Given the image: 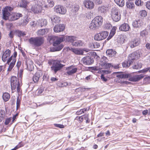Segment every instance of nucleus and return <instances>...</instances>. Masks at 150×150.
Returning <instances> with one entry per match:
<instances>
[{
	"label": "nucleus",
	"instance_id": "nucleus-1",
	"mask_svg": "<svg viewBox=\"0 0 150 150\" xmlns=\"http://www.w3.org/2000/svg\"><path fill=\"white\" fill-rule=\"evenodd\" d=\"M116 74H120L116 75V77L121 79H125L129 78V81L132 82H137L140 80L144 77V76L142 74L134 75L130 77V75L129 74H124L122 72H117L115 73Z\"/></svg>",
	"mask_w": 150,
	"mask_h": 150
},
{
	"label": "nucleus",
	"instance_id": "nucleus-2",
	"mask_svg": "<svg viewBox=\"0 0 150 150\" xmlns=\"http://www.w3.org/2000/svg\"><path fill=\"white\" fill-rule=\"evenodd\" d=\"M48 63L50 65H52L51 67V70L54 74L60 70L64 66L61 64L60 61L58 60H50Z\"/></svg>",
	"mask_w": 150,
	"mask_h": 150
},
{
	"label": "nucleus",
	"instance_id": "nucleus-3",
	"mask_svg": "<svg viewBox=\"0 0 150 150\" xmlns=\"http://www.w3.org/2000/svg\"><path fill=\"white\" fill-rule=\"evenodd\" d=\"M137 57V53L136 52L130 54L129 55L127 61H125L122 63L123 67L125 68L129 67Z\"/></svg>",
	"mask_w": 150,
	"mask_h": 150
},
{
	"label": "nucleus",
	"instance_id": "nucleus-4",
	"mask_svg": "<svg viewBox=\"0 0 150 150\" xmlns=\"http://www.w3.org/2000/svg\"><path fill=\"white\" fill-rule=\"evenodd\" d=\"M13 10L12 7L9 6H6L4 8L1 10V7H0V15L2 14L3 19L6 20H8L11 15L10 12Z\"/></svg>",
	"mask_w": 150,
	"mask_h": 150
},
{
	"label": "nucleus",
	"instance_id": "nucleus-5",
	"mask_svg": "<svg viewBox=\"0 0 150 150\" xmlns=\"http://www.w3.org/2000/svg\"><path fill=\"white\" fill-rule=\"evenodd\" d=\"M29 42L30 44L38 47L43 43L44 40L43 38L41 37H31L29 40Z\"/></svg>",
	"mask_w": 150,
	"mask_h": 150
},
{
	"label": "nucleus",
	"instance_id": "nucleus-6",
	"mask_svg": "<svg viewBox=\"0 0 150 150\" xmlns=\"http://www.w3.org/2000/svg\"><path fill=\"white\" fill-rule=\"evenodd\" d=\"M111 13L112 18L114 21L118 22L120 20L121 14L117 9L116 8L112 9Z\"/></svg>",
	"mask_w": 150,
	"mask_h": 150
},
{
	"label": "nucleus",
	"instance_id": "nucleus-7",
	"mask_svg": "<svg viewBox=\"0 0 150 150\" xmlns=\"http://www.w3.org/2000/svg\"><path fill=\"white\" fill-rule=\"evenodd\" d=\"M108 32L107 31H103L97 34L95 36L94 39L95 40L100 41L105 39L108 35Z\"/></svg>",
	"mask_w": 150,
	"mask_h": 150
},
{
	"label": "nucleus",
	"instance_id": "nucleus-8",
	"mask_svg": "<svg viewBox=\"0 0 150 150\" xmlns=\"http://www.w3.org/2000/svg\"><path fill=\"white\" fill-rule=\"evenodd\" d=\"M18 84H20L19 80L16 76H12L11 79V89L12 91L15 90L16 86Z\"/></svg>",
	"mask_w": 150,
	"mask_h": 150
},
{
	"label": "nucleus",
	"instance_id": "nucleus-9",
	"mask_svg": "<svg viewBox=\"0 0 150 150\" xmlns=\"http://www.w3.org/2000/svg\"><path fill=\"white\" fill-rule=\"evenodd\" d=\"M54 11L61 14H64L66 12V9L64 6L61 5L56 6L54 8Z\"/></svg>",
	"mask_w": 150,
	"mask_h": 150
},
{
	"label": "nucleus",
	"instance_id": "nucleus-10",
	"mask_svg": "<svg viewBox=\"0 0 150 150\" xmlns=\"http://www.w3.org/2000/svg\"><path fill=\"white\" fill-rule=\"evenodd\" d=\"M74 67L73 65H72L66 68V70L67 71L66 73L69 76L72 75L73 74L76 72L77 68H74Z\"/></svg>",
	"mask_w": 150,
	"mask_h": 150
},
{
	"label": "nucleus",
	"instance_id": "nucleus-11",
	"mask_svg": "<svg viewBox=\"0 0 150 150\" xmlns=\"http://www.w3.org/2000/svg\"><path fill=\"white\" fill-rule=\"evenodd\" d=\"M81 61L85 65H90L93 62V59L89 56H86L83 58Z\"/></svg>",
	"mask_w": 150,
	"mask_h": 150
},
{
	"label": "nucleus",
	"instance_id": "nucleus-12",
	"mask_svg": "<svg viewBox=\"0 0 150 150\" xmlns=\"http://www.w3.org/2000/svg\"><path fill=\"white\" fill-rule=\"evenodd\" d=\"M65 28V26L63 24H59L56 25L54 28V32L59 33L63 31Z\"/></svg>",
	"mask_w": 150,
	"mask_h": 150
},
{
	"label": "nucleus",
	"instance_id": "nucleus-13",
	"mask_svg": "<svg viewBox=\"0 0 150 150\" xmlns=\"http://www.w3.org/2000/svg\"><path fill=\"white\" fill-rule=\"evenodd\" d=\"M85 7L88 9H92L94 8V4L92 1L89 0H85L83 1Z\"/></svg>",
	"mask_w": 150,
	"mask_h": 150
},
{
	"label": "nucleus",
	"instance_id": "nucleus-14",
	"mask_svg": "<svg viewBox=\"0 0 150 150\" xmlns=\"http://www.w3.org/2000/svg\"><path fill=\"white\" fill-rule=\"evenodd\" d=\"M143 25L142 21L140 20H135L132 23L133 27L134 28H140Z\"/></svg>",
	"mask_w": 150,
	"mask_h": 150
},
{
	"label": "nucleus",
	"instance_id": "nucleus-15",
	"mask_svg": "<svg viewBox=\"0 0 150 150\" xmlns=\"http://www.w3.org/2000/svg\"><path fill=\"white\" fill-rule=\"evenodd\" d=\"M42 72L41 71H39L36 72L33 77V81L35 83H38L39 78L42 76Z\"/></svg>",
	"mask_w": 150,
	"mask_h": 150
},
{
	"label": "nucleus",
	"instance_id": "nucleus-16",
	"mask_svg": "<svg viewBox=\"0 0 150 150\" xmlns=\"http://www.w3.org/2000/svg\"><path fill=\"white\" fill-rule=\"evenodd\" d=\"M67 50H70L76 54H83L84 53L83 50L81 49H77L76 48H73L71 47H67Z\"/></svg>",
	"mask_w": 150,
	"mask_h": 150
},
{
	"label": "nucleus",
	"instance_id": "nucleus-17",
	"mask_svg": "<svg viewBox=\"0 0 150 150\" xmlns=\"http://www.w3.org/2000/svg\"><path fill=\"white\" fill-rule=\"evenodd\" d=\"M41 7L38 5H35L32 6L31 11L35 13H38L41 12Z\"/></svg>",
	"mask_w": 150,
	"mask_h": 150
},
{
	"label": "nucleus",
	"instance_id": "nucleus-18",
	"mask_svg": "<svg viewBox=\"0 0 150 150\" xmlns=\"http://www.w3.org/2000/svg\"><path fill=\"white\" fill-rule=\"evenodd\" d=\"M98 10L99 13L102 16L104 15L107 11V6L103 5L99 6L98 8Z\"/></svg>",
	"mask_w": 150,
	"mask_h": 150
},
{
	"label": "nucleus",
	"instance_id": "nucleus-19",
	"mask_svg": "<svg viewBox=\"0 0 150 150\" xmlns=\"http://www.w3.org/2000/svg\"><path fill=\"white\" fill-rule=\"evenodd\" d=\"M11 51L9 49L6 50L3 54L2 59L3 61L5 62L9 58L10 55Z\"/></svg>",
	"mask_w": 150,
	"mask_h": 150
},
{
	"label": "nucleus",
	"instance_id": "nucleus-20",
	"mask_svg": "<svg viewBox=\"0 0 150 150\" xmlns=\"http://www.w3.org/2000/svg\"><path fill=\"white\" fill-rule=\"evenodd\" d=\"M130 28L128 24L124 23L120 25L119 29L122 31H128Z\"/></svg>",
	"mask_w": 150,
	"mask_h": 150
},
{
	"label": "nucleus",
	"instance_id": "nucleus-21",
	"mask_svg": "<svg viewBox=\"0 0 150 150\" xmlns=\"http://www.w3.org/2000/svg\"><path fill=\"white\" fill-rule=\"evenodd\" d=\"M93 20L95 21L99 26L102 25L103 21V18L101 16H97Z\"/></svg>",
	"mask_w": 150,
	"mask_h": 150
},
{
	"label": "nucleus",
	"instance_id": "nucleus-22",
	"mask_svg": "<svg viewBox=\"0 0 150 150\" xmlns=\"http://www.w3.org/2000/svg\"><path fill=\"white\" fill-rule=\"evenodd\" d=\"M53 46L54 47L50 49V50L51 52L59 51L61 50L64 47L63 45L62 44Z\"/></svg>",
	"mask_w": 150,
	"mask_h": 150
},
{
	"label": "nucleus",
	"instance_id": "nucleus-23",
	"mask_svg": "<svg viewBox=\"0 0 150 150\" xmlns=\"http://www.w3.org/2000/svg\"><path fill=\"white\" fill-rule=\"evenodd\" d=\"M140 43L139 40V39L136 38L132 40L130 43V47L133 48L138 46Z\"/></svg>",
	"mask_w": 150,
	"mask_h": 150
},
{
	"label": "nucleus",
	"instance_id": "nucleus-24",
	"mask_svg": "<svg viewBox=\"0 0 150 150\" xmlns=\"http://www.w3.org/2000/svg\"><path fill=\"white\" fill-rule=\"evenodd\" d=\"M65 40L67 42L71 43L72 45L73 42H74L75 39H77V37L75 36H66Z\"/></svg>",
	"mask_w": 150,
	"mask_h": 150
},
{
	"label": "nucleus",
	"instance_id": "nucleus-25",
	"mask_svg": "<svg viewBox=\"0 0 150 150\" xmlns=\"http://www.w3.org/2000/svg\"><path fill=\"white\" fill-rule=\"evenodd\" d=\"M22 16V14L19 13H15L11 16V20L12 21H14L18 19L20 17Z\"/></svg>",
	"mask_w": 150,
	"mask_h": 150
},
{
	"label": "nucleus",
	"instance_id": "nucleus-26",
	"mask_svg": "<svg viewBox=\"0 0 150 150\" xmlns=\"http://www.w3.org/2000/svg\"><path fill=\"white\" fill-rule=\"evenodd\" d=\"M84 45V42L81 40L75 39L74 42L72 43V45L76 47H80L83 46Z\"/></svg>",
	"mask_w": 150,
	"mask_h": 150
},
{
	"label": "nucleus",
	"instance_id": "nucleus-27",
	"mask_svg": "<svg viewBox=\"0 0 150 150\" xmlns=\"http://www.w3.org/2000/svg\"><path fill=\"white\" fill-rule=\"evenodd\" d=\"M132 0H128L126 3L127 8L130 9H133L134 8V4Z\"/></svg>",
	"mask_w": 150,
	"mask_h": 150
},
{
	"label": "nucleus",
	"instance_id": "nucleus-28",
	"mask_svg": "<svg viewBox=\"0 0 150 150\" xmlns=\"http://www.w3.org/2000/svg\"><path fill=\"white\" fill-rule=\"evenodd\" d=\"M51 22L53 25L59 23L60 21V19L59 17L56 16H54L51 18Z\"/></svg>",
	"mask_w": 150,
	"mask_h": 150
},
{
	"label": "nucleus",
	"instance_id": "nucleus-29",
	"mask_svg": "<svg viewBox=\"0 0 150 150\" xmlns=\"http://www.w3.org/2000/svg\"><path fill=\"white\" fill-rule=\"evenodd\" d=\"M99 26L98 25L96 22L93 20L89 25V28L93 30H96L98 28Z\"/></svg>",
	"mask_w": 150,
	"mask_h": 150
},
{
	"label": "nucleus",
	"instance_id": "nucleus-30",
	"mask_svg": "<svg viewBox=\"0 0 150 150\" xmlns=\"http://www.w3.org/2000/svg\"><path fill=\"white\" fill-rule=\"evenodd\" d=\"M116 53V52L115 51H114L112 49L107 50L106 51L107 55L109 57H114Z\"/></svg>",
	"mask_w": 150,
	"mask_h": 150
},
{
	"label": "nucleus",
	"instance_id": "nucleus-31",
	"mask_svg": "<svg viewBox=\"0 0 150 150\" xmlns=\"http://www.w3.org/2000/svg\"><path fill=\"white\" fill-rule=\"evenodd\" d=\"M100 64L101 67L104 65L106 63H107L108 61L107 58L105 56L102 57L100 60Z\"/></svg>",
	"mask_w": 150,
	"mask_h": 150
},
{
	"label": "nucleus",
	"instance_id": "nucleus-32",
	"mask_svg": "<svg viewBox=\"0 0 150 150\" xmlns=\"http://www.w3.org/2000/svg\"><path fill=\"white\" fill-rule=\"evenodd\" d=\"M115 3L120 7H122L125 5L124 0H114Z\"/></svg>",
	"mask_w": 150,
	"mask_h": 150
},
{
	"label": "nucleus",
	"instance_id": "nucleus-33",
	"mask_svg": "<svg viewBox=\"0 0 150 150\" xmlns=\"http://www.w3.org/2000/svg\"><path fill=\"white\" fill-rule=\"evenodd\" d=\"M5 115V112L4 110L0 109V122L4 120Z\"/></svg>",
	"mask_w": 150,
	"mask_h": 150
},
{
	"label": "nucleus",
	"instance_id": "nucleus-34",
	"mask_svg": "<svg viewBox=\"0 0 150 150\" xmlns=\"http://www.w3.org/2000/svg\"><path fill=\"white\" fill-rule=\"evenodd\" d=\"M10 97V96L9 93H5L3 94L2 98L6 102L8 101Z\"/></svg>",
	"mask_w": 150,
	"mask_h": 150
},
{
	"label": "nucleus",
	"instance_id": "nucleus-35",
	"mask_svg": "<svg viewBox=\"0 0 150 150\" xmlns=\"http://www.w3.org/2000/svg\"><path fill=\"white\" fill-rule=\"evenodd\" d=\"M47 20L45 19H42L40 21L39 25L41 27L45 26L47 24Z\"/></svg>",
	"mask_w": 150,
	"mask_h": 150
},
{
	"label": "nucleus",
	"instance_id": "nucleus-36",
	"mask_svg": "<svg viewBox=\"0 0 150 150\" xmlns=\"http://www.w3.org/2000/svg\"><path fill=\"white\" fill-rule=\"evenodd\" d=\"M21 7L23 8H26L27 6V2L25 0H22L20 4Z\"/></svg>",
	"mask_w": 150,
	"mask_h": 150
},
{
	"label": "nucleus",
	"instance_id": "nucleus-37",
	"mask_svg": "<svg viewBox=\"0 0 150 150\" xmlns=\"http://www.w3.org/2000/svg\"><path fill=\"white\" fill-rule=\"evenodd\" d=\"M148 71H149V72H150V67H147L144 68L142 70H139L138 71V72L139 73H145Z\"/></svg>",
	"mask_w": 150,
	"mask_h": 150
},
{
	"label": "nucleus",
	"instance_id": "nucleus-38",
	"mask_svg": "<svg viewBox=\"0 0 150 150\" xmlns=\"http://www.w3.org/2000/svg\"><path fill=\"white\" fill-rule=\"evenodd\" d=\"M135 3L138 6H142L143 5L144 2L141 0H135Z\"/></svg>",
	"mask_w": 150,
	"mask_h": 150
},
{
	"label": "nucleus",
	"instance_id": "nucleus-39",
	"mask_svg": "<svg viewBox=\"0 0 150 150\" xmlns=\"http://www.w3.org/2000/svg\"><path fill=\"white\" fill-rule=\"evenodd\" d=\"M116 29L117 28L116 27H113L110 31L109 35L112 37L115 33Z\"/></svg>",
	"mask_w": 150,
	"mask_h": 150
},
{
	"label": "nucleus",
	"instance_id": "nucleus-40",
	"mask_svg": "<svg viewBox=\"0 0 150 150\" xmlns=\"http://www.w3.org/2000/svg\"><path fill=\"white\" fill-rule=\"evenodd\" d=\"M21 103V99L20 98L19 96H18L17 97V101H16V110H17L20 107Z\"/></svg>",
	"mask_w": 150,
	"mask_h": 150
},
{
	"label": "nucleus",
	"instance_id": "nucleus-41",
	"mask_svg": "<svg viewBox=\"0 0 150 150\" xmlns=\"http://www.w3.org/2000/svg\"><path fill=\"white\" fill-rule=\"evenodd\" d=\"M29 18L28 17L25 18L23 20V21L21 23L22 25H25L29 21Z\"/></svg>",
	"mask_w": 150,
	"mask_h": 150
},
{
	"label": "nucleus",
	"instance_id": "nucleus-42",
	"mask_svg": "<svg viewBox=\"0 0 150 150\" xmlns=\"http://www.w3.org/2000/svg\"><path fill=\"white\" fill-rule=\"evenodd\" d=\"M112 67V64L110 63H106L104 65L102 66V68L105 69H109L110 67Z\"/></svg>",
	"mask_w": 150,
	"mask_h": 150
},
{
	"label": "nucleus",
	"instance_id": "nucleus-43",
	"mask_svg": "<svg viewBox=\"0 0 150 150\" xmlns=\"http://www.w3.org/2000/svg\"><path fill=\"white\" fill-rule=\"evenodd\" d=\"M65 36L64 35H61L59 37L57 36L56 38L61 43L62 42H63L66 39L65 38Z\"/></svg>",
	"mask_w": 150,
	"mask_h": 150
},
{
	"label": "nucleus",
	"instance_id": "nucleus-44",
	"mask_svg": "<svg viewBox=\"0 0 150 150\" xmlns=\"http://www.w3.org/2000/svg\"><path fill=\"white\" fill-rule=\"evenodd\" d=\"M87 118V115H83L82 116L79 117L78 120L80 122H81L84 120H85V119H86Z\"/></svg>",
	"mask_w": 150,
	"mask_h": 150
},
{
	"label": "nucleus",
	"instance_id": "nucleus-45",
	"mask_svg": "<svg viewBox=\"0 0 150 150\" xmlns=\"http://www.w3.org/2000/svg\"><path fill=\"white\" fill-rule=\"evenodd\" d=\"M142 67V64L141 63H137V64L135 65L132 67L133 69H138L141 68Z\"/></svg>",
	"mask_w": 150,
	"mask_h": 150
},
{
	"label": "nucleus",
	"instance_id": "nucleus-46",
	"mask_svg": "<svg viewBox=\"0 0 150 150\" xmlns=\"http://www.w3.org/2000/svg\"><path fill=\"white\" fill-rule=\"evenodd\" d=\"M46 33V30L45 29H40L38 31V34L40 35H43Z\"/></svg>",
	"mask_w": 150,
	"mask_h": 150
},
{
	"label": "nucleus",
	"instance_id": "nucleus-47",
	"mask_svg": "<svg viewBox=\"0 0 150 150\" xmlns=\"http://www.w3.org/2000/svg\"><path fill=\"white\" fill-rule=\"evenodd\" d=\"M112 28L111 25L109 23H107L105 24L104 25V29L105 30H108Z\"/></svg>",
	"mask_w": 150,
	"mask_h": 150
},
{
	"label": "nucleus",
	"instance_id": "nucleus-48",
	"mask_svg": "<svg viewBox=\"0 0 150 150\" xmlns=\"http://www.w3.org/2000/svg\"><path fill=\"white\" fill-rule=\"evenodd\" d=\"M139 14L140 16L143 17H145L147 15L146 11L144 10H142L140 11L139 12Z\"/></svg>",
	"mask_w": 150,
	"mask_h": 150
},
{
	"label": "nucleus",
	"instance_id": "nucleus-49",
	"mask_svg": "<svg viewBox=\"0 0 150 150\" xmlns=\"http://www.w3.org/2000/svg\"><path fill=\"white\" fill-rule=\"evenodd\" d=\"M70 84L71 83H69L67 81L64 82L62 83L59 86L61 87H66L67 86H70Z\"/></svg>",
	"mask_w": 150,
	"mask_h": 150
},
{
	"label": "nucleus",
	"instance_id": "nucleus-50",
	"mask_svg": "<svg viewBox=\"0 0 150 150\" xmlns=\"http://www.w3.org/2000/svg\"><path fill=\"white\" fill-rule=\"evenodd\" d=\"M17 35L18 37H20L21 36L24 37L25 35V34L24 32H22L21 30H18L17 32Z\"/></svg>",
	"mask_w": 150,
	"mask_h": 150
},
{
	"label": "nucleus",
	"instance_id": "nucleus-51",
	"mask_svg": "<svg viewBox=\"0 0 150 150\" xmlns=\"http://www.w3.org/2000/svg\"><path fill=\"white\" fill-rule=\"evenodd\" d=\"M79 7L78 5H76L73 7L72 9V11L74 13H76L79 10Z\"/></svg>",
	"mask_w": 150,
	"mask_h": 150
},
{
	"label": "nucleus",
	"instance_id": "nucleus-52",
	"mask_svg": "<svg viewBox=\"0 0 150 150\" xmlns=\"http://www.w3.org/2000/svg\"><path fill=\"white\" fill-rule=\"evenodd\" d=\"M60 42L56 38L55 40L53 42V46H56V45H59L60 44Z\"/></svg>",
	"mask_w": 150,
	"mask_h": 150
},
{
	"label": "nucleus",
	"instance_id": "nucleus-53",
	"mask_svg": "<svg viewBox=\"0 0 150 150\" xmlns=\"http://www.w3.org/2000/svg\"><path fill=\"white\" fill-rule=\"evenodd\" d=\"M14 30H11L8 34L9 37L11 38H13L14 34Z\"/></svg>",
	"mask_w": 150,
	"mask_h": 150
},
{
	"label": "nucleus",
	"instance_id": "nucleus-54",
	"mask_svg": "<svg viewBox=\"0 0 150 150\" xmlns=\"http://www.w3.org/2000/svg\"><path fill=\"white\" fill-rule=\"evenodd\" d=\"M101 72L103 73L104 75V74H110L111 73V71H110L108 70H102Z\"/></svg>",
	"mask_w": 150,
	"mask_h": 150
},
{
	"label": "nucleus",
	"instance_id": "nucleus-55",
	"mask_svg": "<svg viewBox=\"0 0 150 150\" xmlns=\"http://www.w3.org/2000/svg\"><path fill=\"white\" fill-rule=\"evenodd\" d=\"M24 145V144L22 142H20L18 145L16 146V147L17 149L18 148L23 146Z\"/></svg>",
	"mask_w": 150,
	"mask_h": 150
},
{
	"label": "nucleus",
	"instance_id": "nucleus-56",
	"mask_svg": "<svg viewBox=\"0 0 150 150\" xmlns=\"http://www.w3.org/2000/svg\"><path fill=\"white\" fill-rule=\"evenodd\" d=\"M11 117H9L6 119L4 124L6 125H8L11 121Z\"/></svg>",
	"mask_w": 150,
	"mask_h": 150
},
{
	"label": "nucleus",
	"instance_id": "nucleus-57",
	"mask_svg": "<svg viewBox=\"0 0 150 150\" xmlns=\"http://www.w3.org/2000/svg\"><path fill=\"white\" fill-rule=\"evenodd\" d=\"M48 2L49 3L50 6L52 7L54 6V2L52 0H48Z\"/></svg>",
	"mask_w": 150,
	"mask_h": 150
},
{
	"label": "nucleus",
	"instance_id": "nucleus-58",
	"mask_svg": "<svg viewBox=\"0 0 150 150\" xmlns=\"http://www.w3.org/2000/svg\"><path fill=\"white\" fill-rule=\"evenodd\" d=\"M94 42V48H97L99 47L100 46L99 43L97 42Z\"/></svg>",
	"mask_w": 150,
	"mask_h": 150
},
{
	"label": "nucleus",
	"instance_id": "nucleus-59",
	"mask_svg": "<svg viewBox=\"0 0 150 150\" xmlns=\"http://www.w3.org/2000/svg\"><path fill=\"white\" fill-rule=\"evenodd\" d=\"M54 125L55 127L60 128H63L64 127V125H63L57 124H54Z\"/></svg>",
	"mask_w": 150,
	"mask_h": 150
},
{
	"label": "nucleus",
	"instance_id": "nucleus-60",
	"mask_svg": "<svg viewBox=\"0 0 150 150\" xmlns=\"http://www.w3.org/2000/svg\"><path fill=\"white\" fill-rule=\"evenodd\" d=\"M145 6L146 8L150 10V1H148L146 2Z\"/></svg>",
	"mask_w": 150,
	"mask_h": 150
},
{
	"label": "nucleus",
	"instance_id": "nucleus-61",
	"mask_svg": "<svg viewBox=\"0 0 150 150\" xmlns=\"http://www.w3.org/2000/svg\"><path fill=\"white\" fill-rule=\"evenodd\" d=\"M146 31L145 30H143L140 32V35L142 37L146 36Z\"/></svg>",
	"mask_w": 150,
	"mask_h": 150
},
{
	"label": "nucleus",
	"instance_id": "nucleus-62",
	"mask_svg": "<svg viewBox=\"0 0 150 150\" xmlns=\"http://www.w3.org/2000/svg\"><path fill=\"white\" fill-rule=\"evenodd\" d=\"M100 78L101 79L104 81L106 82L107 81L108 79L107 78L105 77L104 76V75L103 74H102L100 76Z\"/></svg>",
	"mask_w": 150,
	"mask_h": 150
},
{
	"label": "nucleus",
	"instance_id": "nucleus-63",
	"mask_svg": "<svg viewBox=\"0 0 150 150\" xmlns=\"http://www.w3.org/2000/svg\"><path fill=\"white\" fill-rule=\"evenodd\" d=\"M50 80L52 82H54L57 81L58 79L57 77H52L51 78Z\"/></svg>",
	"mask_w": 150,
	"mask_h": 150
},
{
	"label": "nucleus",
	"instance_id": "nucleus-64",
	"mask_svg": "<svg viewBox=\"0 0 150 150\" xmlns=\"http://www.w3.org/2000/svg\"><path fill=\"white\" fill-rule=\"evenodd\" d=\"M149 113V111L147 110H143L142 112V114L144 115H145Z\"/></svg>",
	"mask_w": 150,
	"mask_h": 150
}]
</instances>
